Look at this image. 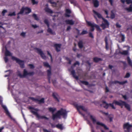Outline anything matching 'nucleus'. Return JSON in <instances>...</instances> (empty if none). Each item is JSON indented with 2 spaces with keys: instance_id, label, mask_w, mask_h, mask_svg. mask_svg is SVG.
Instances as JSON below:
<instances>
[{
  "instance_id": "obj_56",
  "label": "nucleus",
  "mask_w": 132,
  "mask_h": 132,
  "mask_svg": "<svg viewBox=\"0 0 132 132\" xmlns=\"http://www.w3.org/2000/svg\"><path fill=\"white\" fill-rule=\"evenodd\" d=\"M26 33L22 32L20 34V35L23 37H24L26 35Z\"/></svg>"
},
{
  "instance_id": "obj_47",
  "label": "nucleus",
  "mask_w": 132,
  "mask_h": 132,
  "mask_svg": "<svg viewBox=\"0 0 132 132\" xmlns=\"http://www.w3.org/2000/svg\"><path fill=\"white\" fill-rule=\"evenodd\" d=\"M47 55H49V56L50 57H51V61H52V56L51 55V54L50 53V52H49L48 51H47Z\"/></svg>"
},
{
  "instance_id": "obj_21",
  "label": "nucleus",
  "mask_w": 132,
  "mask_h": 132,
  "mask_svg": "<svg viewBox=\"0 0 132 132\" xmlns=\"http://www.w3.org/2000/svg\"><path fill=\"white\" fill-rule=\"evenodd\" d=\"M76 108H77L78 111L79 112L80 114H82L81 112L79 110V109H81L82 107V106L81 105H79L75 103L74 104Z\"/></svg>"
},
{
  "instance_id": "obj_1",
  "label": "nucleus",
  "mask_w": 132,
  "mask_h": 132,
  "mask_svg": "<svg viewBox=\"0 0 132 132\" xmlns=\"http://www.w3.org/2000/svg\"><path fill=\"white\" fill-rule=\"evenodd\" d=\"M67 114L66 110L62 108L60 110L58 111L56 113L52 114V119L54 120L57 118L60 119L61 116H62L63 118H65L67 117Z\"/></svg>"
},
{
  "instance_id": "obj_58",
  "label": "nucleus",
  "mask_w": 132,
  "mask_h": 132,
  "mask_svg": "<svg viewBox=\"0 0 132 132\" xmlns=\"http://www.w3.org/2000/svg\"><path fill=\"white\" fill-rule=\"evenodd\" d=\"M76 30L77 31V34H78V35H80V31H79V30L78 29H77V28H76Z\"/></svg>"
},
{
  "instance_id": "obj_54",
  "label": "nucleus",
  "mask_w": 132,
  "mask_h": 132,
  "mask_svg": "<svg viewBox=\"0 0 132 132\" xmlns=\"http://www.w3.org/2000/svg\"><path fill=\"white\" fill-rule=\"evenodd\" d=\"M89 36L92 38H94V36L92 33L90 32L89 33Z\"/></svg>"
},
{
  "instance_id": "obj_29",
  "label": "nucleus",
  "mask_w": 132,
  "mask_h": 132,
  "mask_svg": "<svg viewBox=\"0 0 132 132\" xmlns=\"http://www.w3.org/2000/svg\"><path fill=\"white\" fill-rule=\"evenodd\" d=\"M5 55L6 56H10L11 55V54L10 52L8 51L7 49L6 48V50L5 52Z\"/></svg>"
},
{
  "instance_id": "obj_19",
  "label": "nucleus",
  "mask_w": 132,
  "mask_h": 132,
  "mask_svg": "<svg viewBox=\"0 0 132 132\" xmlns=\"http://www.w3.org/2000/svg\"><path fill=\"white\" fill-rule=\"evenodd\" d=\"M47 78L48 82L49 83H50V79L51 78V69H50L49 70H47Z\"/></svg>"
},
{
  "instance_id": "obj_20",
  "label": "nucleus",
  "mask_w": 132,
  "mask_h": 132,
  "mask_svg": "<svg viewBox=\"0 0 132 132\" xmlns=\"http://www.w3.org/2000/svg\"><path fill=\"white\" fill-rule=\"evenodd\" d=\"M61 45L60 44H55L54 45V46L55 48V50L56 51L58 52L60 51V48Z\"/></svg>"
},
{
  "instance_id": "obj_25",
  "label": "nucleus",
  "mask_w": 132,
  "mask_h": 132,
  "mask_svg": "<svg viewBox=\"0 0 132 132\" xmlns=\"http://www.w3.org/2000/svg\"><path fill=\"white\" fill-rule=\"evenodd\" d=\"M65 22L67 24L73 25L74 24V22L72 20H66L65 21Z\"/></svg>"
},
{
  "instance_id": "obj_2",
  "label": "nucleus",
  "mask_w": 132,
  "mask_h": 132,
  "mask_svg": "<svg viewBox=\"0 0 132 132\" xmlns=\"http://www.w3.org/2000/svg\"><path fill=\"white\" fill-rule=\"evenodd\" d=\"M28 109L29 110H33L35 111L32 110H31L30 112L32 113L34 115H35L36 117L39 119H45L48 120V118L44 116H40L39 115L38 112V111H39V110L37 108H35L34 107L32 106H29L28 107Z\"/></svg>"
},
{
  "instance_id": "obj_31",
  "label": "nucleus",
  "mask_w": 132,
  "mask_h": 132,
  "mask_svg": "<svg viewBox=\"0 0 132 132\" xmlns=\"http://www.w3.org/2000/svg\"><path fill=\"white\" fill-rule=\"evenodd\" d=\"M105 48L107 50L108 48V38L106 36L105 38Z\"/></svg>"
},
{
  "instance_id": "obj_62",
  "label": "nucleus",
  "mask_w": 132,
  "mask_h": 132,
  "mask_svg": "<svg viewBox=\"0 0 132 132\" xmlns=\"http://www.w3.org/2000/svg\"><path fill=\"white\" fill-rule=\"evenodd\" d=\"M109 2H110L111 5V6L113 5V1L112 0H109Z\"/></svg>"
},
{
  "instance_id": "obj_23",
  "label": "nucleus",
  "mask_w": 132,
  "mask_h": 132,
  "mask_svg": "<svg viewBox=\"0 0 132 132\" xmlns=\"http://www.w3.org/2000/svg\"><path fill=\"white\" fill-rule=\"evenodd\" d=\"M94 7H97L99 5V2L97 0H92Z\"/></svg>"
},
{
  "instance_id": "obj_59",
  "label": "nucleus",
  "mask_w": 132,
  "mask_h": 132,
  "mask_svg": "<svg viewBox=\"0 0 132 132\" xmlns=\"http://www.w3.org/2000/svg\"><path fill=\"white\" fill-rule=\"evenodd\" d=\"M50 2L52 4H55L56 3L54 2H52V0H49Z\"/></svg>"
},
{
  "instance_id": "obj_18",
  "label": "nucleus",
  "mask_w": 132,
  "mask_h": 132,
  "mask_svg": "<svg viewBox=\"0 0 132 132\" xmlns=\"http://www.w3.org/2000/svg\"><path fill=\"white\" fill-rule=\"evenodd\" d=\"M86 22L88 25L90 26L92 28L90 29L91 31H93L94 30V27H95V23H92L90 21H87Z\"/></svg>"
},
{
  "instance_id": "obj_60",
  "label": "nucleus",
  "mask_w": 132,
  "mask_h": 132,
  "mask_svg": "<svg viewBox=\"0 0 132 132\" xmlns=\"http://www.w3.org/2000/svg\"><path fill=\"white\" fill-rule=\"evenodd\" d=\"M109 91V89L106 86L105 88V92L106 93L108 92Z\"/></svg>"
},
{
  "instance_id": "obj_49",
  "label": "nucleus",
  "mask_w": 132,
  "mask_h": 132,
  "mask_svg": "<svg viewBox=\"0 0 132 132\" xmlns=\"http://www.w3.org/2000/svg\"><path fill=\"white\" fill-rule=\"evenodd\" d=\"M7 12V10H3L2 12V14L3 16H4L5 15V13Z\"/></svg>"
},
{
  "instance_id": "obj_46",
  "label": "nucleus",
  "mask_w": 132,
  "mask_h": 132,
  "mask_svg": "<svg viewBox=\"0 0 132 132\" xmlns=\"http://www.w3.org/2000/svg\"><path fill=\"white\" fill-rule=\"evenodd\" d=\"M87 32L86 30H84L82 31V32L80 33V35H83L87 34Z\"/></svg>"
},
{
  "instance_id": "obj_3",
  "label": "nucleus",
  "mask_w": 132,
  "mask_h": 132,
  "mask_svg": "<svg viewBox=\"0 0 132 132\" xmlns=\"http://www.w3.org/2000/svg\"><path fill=\"white\" fill-rule=\"evenodd\" d=\"M77 65L78 66L80 65V63L78 61H76L73 65L71 66L70 69H69V71H70L71 74L73 77L76 79L78 80V77L76 75L75 71L73 70L74 67Z\"/></svg>"
},
{
  "instance_id": "obj_38",
  "label": "nucleus",
  "mask_w": 132,
  "mask_h": 132,
  "mask_svg": "<svg viewBox=\"0 0 132 132\" xmlns=\"http://www.w3.org/2000/svg\"><path fill=\"white\" fill-rule=\"evenodd\" d=\"M111 19H114L115 16V15L114 13L113 12V11H111Z\"/></svg>"
},
{
  "instance_id": "obj_61",
  "label": "nucleus",
  "mask_w": 132,
  "mask_h": 132,
  "mask_svg": "<svg viewBox=\"0 0 132 132\" xmlns=\"http://www.w3.org/2000/svg\"><path fill=\"white\" fill-rule=\"evenodd\" d=\"M108 118H109L110 122H111L112 121L113 118L109 116H108Z\"/></svg>"
},
{
  "instance_id": "obj_5",
  "label": "nucleus",
  "mask_w": 132,
  "mask_h": 132,
  "mask_svg": "<svg viewBox=\"0 0 132 132\" xmlns=\"http://www.w3.org/2000/svg\"><path fill=\"white\" fill-rule=\"evenodd\" d=\"M113 103H115L116 105H118L120 106H124L125 108L129 111H131L130 108V105L127 104L125 102L120 100L119 101H114Z\"/></svg>"
},
{
  "instance_id": "obj_17",
  "label": "nucleus",
  "mask_w": 132,
  "mask_h": 132,
  "mask_svg": "<svg viewBox=\"0 0 132 132\" xmlns=\"http://www.w3.org/2000/svg\"><path fill=\"white\" fill-rule=\"evenodd\" d=\"M127 82V81L126 80L122 82H120L117 80H115L113 81H111V84H116L117 83H118L120 85H123Z\"/></svg>"
},
{
  "instance_id": "obj_27",
  "label": "nucleus",
  "mask_w": 132,
  "mask_h": 132,
  "mask_svg": "<svg viewBox=\"0 0 132 132\" xmlns=\"http://www.w3.org/2000/svg\"><path fill=\"white\" fill-rule=\"evenodd\" d=\"M93 59L94 61L96 63H97L100 61H102V59L101 58H98L96 57H94Z\"/></svg>"
},
{
  "instance_id": "obj_35",
  "label": "nucleus",
  "mask_w": 132,
  "mask_h": 132,
  "mask_svg": "<svg viewBox=\"0 0 132 132\" xmlns=\"http://www.w3.org/2000/svg\"><path fill=\"white\" fill-rule=\"evenodd\" d=\"M45 67H46L49 68L50 69L51 68V66L49 65L48 63L47 62H44L43 63Z\"/></svg>"
},
{
  "instance_id": "obj_51",
  "label": "nucleus",
  "mask_w": 132,
  "mask_h": 132,
  "mask_svg": "<svg viewBox=\"0 0 132 132\" xmlns=\"http://www.w3.org/2000/svg\"><path fill=\"white\" fill-rule=\"evenodd\" d=\"M81 109L83 111L86 112H87V108H86L84 106H82V107L81 108Z\"/></svg>"
},
{
  "instance_id": "obj_6",
  "label": "nucleus",
  "mask_w": 132,
  "mask_h": 132,
  "mask_svg": "<svg viewBox=\"0 0 132 132\" xmlns=\"http://www.w3.org/2000/svg\"><path fill=\"white\" fill-rule=\"evenodd\" d=\"M34 74V72H28L26 69H24L23 70V75H22L20 72L18 73V75L20 78H23L27 75L31 76L33 75Z\"/></svg>"
},
{
  "instance_id": "obj_53",
  "label": "nucleus",
  "mask_w": 132,
  "mask_h": 132,
  "mask_svg": "<svg viewBox=\"0 0 132 132\" xmlns=\"http://www.w3.org/2000/svg\"><path fill=\"white\" fill-rule=\"evenodd\" d=\"M116 26L117 28H120L121 27V25L119 24L118 22L116 23Z\"/></svg>"
},
{
  "instance_id": "obj_4",
  "label": "nucleus",
  "mask_w": 132,
  "mask_h": 132,
  "mask_svg": "<svg viewBox=\"0 0 132 132\" xmlns=\"http://www.w3.org/2000/svg\"><path fill=\"white\" fill-rule=\"evenodd\" d=\"M88 115L89 116L90 119L92 120L93 123H96L97 125L103 127L106 130H108L109 129V128L104 124L99 121H97L96 119V118L95 116L90 114L89 113L88 114Z\"/></svg>"
},
{
  "instance_id": "obj_16",
  "label": "nucleus",
  "mask_w": 132,
  "mask_h": 132,
  "mask_svg": "<svg viewBox=\"0 0 132 132\" xmlns=\"http://www.w3.org/2000/svg\"><path fill=\"white\" fill-rule=\"evenodd\" d=\"M114 101H117L116 100H114L112 103H106V104L104 106V108H106V109H107L108 108L109 105H110L111 107H112V109H116V108L113 105L114 104H115V103H113V102Z\"/></svg>"
},
{
  "instance_id": "obj_44",
  "label": "nucleus",
  "mask_w": 132,
  "mask_h": 132,
  "mask_svg": "<svg viewBox=\"0 0 132 132\" xmlns=\"http://www.w3.org/2000/svg\"><path fill=\"white\" fill-rule=\"evenodd\" d=\"M66 59L67 60L68 62V63L69 64H71V60L68 57H66Z\"/></svg>"
},
{
  "instance_id": "obj_13",
  "label": "nucleus",
  "mask_w": 132,
  "mask_h": 132,
  "mask_svg": "<svg viewBox=\"0 0 132 132\" xmlns=\"http://www.w3.org/2000/svg\"><path fill=\"white\" fill-rule=\"evenodd\" d=\"M132 127V125H129L128 122L125 123L123 125V128L124 129H127V130H125V132H129L130 130V129Z\"/></svg>"
},
{
  "instance_id": "obj_64",
  "label": "nucleus",
  "mask_w": 132,
  "mask_h": 132,
  "mask_svg": "<svg viewBox=\"0 0 132 132\" xmlns=\"http://www.w3.org/2000/svg\"><path fill=\"white\" fill-rule=\"evenodd\" d=\"M32 26L34 28H36L38 27V26L36 25H32Z\"/></svg>"
},
{
  "instance_id": "obj_8",
  "label": "nucleus",
  "mask_w": 132,
  "mask_h": 132,
  "mask_svg": "<svg viewBox=\"0 0 132 132\" xmlns=\"http://www.w3.org/2000/svg\"><path fill=\"white\" fill-rule=\"evenodd\" d=\"M44 23L47 25L48 29L47 31L51 34L55 35V32H53L52 30L50 28V24L47 19H45L44 20Z\"/></svg>"
},
{
  "instance_id": "obj_11",
  "label": "nucleus",
  "mask_w": 132,
  "mask_h": 132,
  "mask_svg": "<svg viewBox=\"0 0 132 132\" xmlns=\"http://www.w3.org/2000/svg\"><path fill=\"white\" fill-rule=\"evenodd\" d=\"M0 104L1 105L2 107L5 111V112L6 114L10 118H11V116L9 112L6 107L5 105L3 104L2 103V101L0 99Z\"/></svg>"
},
{
  "instance_id": "obj_57",
  "label": "nucleus",
  "mask_w": 132,
  "mask_h": 132,
  "mask_svg": "<svg viewBox=\"0 0 132 132\" xmlns=\"http://www.w3.org/2000/svg\"><path fill=\"white\" fill-rule=\"evenodd\" d=\"M4 60L5 63H7L8 61V59L7 57H4Z\"/></svg>"
},
{
  "instance_id": "obj_15",
  "label": "nucleus",
  "mask_w": 132,
  "mask_h": 132,
  "mask_svg": "<svg viewBox=\"0 0 132 132\" xmlns=\"http://www.w3.org/2000/svg\"><path fill=\"white\" fill-rule=\"evenodd\" d=\"M52 96L56 101L59 102V96L57 93L55 92H53L52 94Z\"/></svg>"
},
{
  "instance_id": "obj_28",
  "label": "nucleus",
  "mask_w": 132,
  "mask_h": 132,
  "mask_svg": "<svg viewBox=\"0 0 132 132\" xmlns=\"http://www.w3.org/2000/svg\"><path fill=\"white\" fill-rule=\"evenodd\" d=\"M78 46L79 48H82L83 47L82 41L81 40H80L78 43Z\"/></svg>"
},
{
  "instance_id": "obj_30",
  "label": "nucleus",
  "mask_w": 132,
  "mask_h": 132,
  "mask_svg": "<svg viewBox=\"0 0 132 132\" xmlns=\"http://www.w3.org/2000/svg\"><path fill=\"white\" fill-rule=\"evenodd\" d=\"M49 111L53 113L56 110V109L55 108L50 107L48 108Z\"/></svg>"
},
{
  "instance_id": "obj_52",
  "label": "nucleus",
  "mask_w": 132,
  "mask_h": 132,
  "mask_svg": "<svg viewBox=\"0 0 132 132\" xmlns=\"http://www.w3.org/2000/svg\"><path fill=\"white\" fill-rule=\"evenodd\" d=\"M28 66L30 67V68L33 69L35 67L32 64H30L28 65Z\"/></svg>"
},
{
  "instance_id": "obj_37",
  "label": "nucleus",
  "mask_w": 132,
  "mask_h": 132,
  "mask_svg": "<svg viewBox=\"0 0 132 132\" xmlns=\"http://www.w3.org/2000/svg\"><path fill=\"white\" fill-rule=\"evenodd\" d=\"M89 125L90 127L91 132H95L94 129V128L92 124L90 123H89Z\"/></svg>"
},
{
  "instance_id": "obj_48",
  "label": "nucleus",
  "mask_w": 132,
  "mask_h": 132,
  "mask_svg": "<svg viewBox=\"0 0 132 132\" xmlns=\"http://www.w3.org/2000/svg\"><path fill=\"white\" fill-rule=\"evenodd\" d=\"M126 2L127 4H129L130 3L132 4V0H126Z\"/></svg>"
},
{
  "instance_id": "obj_26",
  "label": "nucleus",
  "mask_w": 132,
  "mask_h": 132,
  "mask_svg": "<svg viewBox=\"0 0 132 132\" xmlns=\"http://www.w3.org/2000/svg\"><path fill=\"white\" fill-rule=\"evenodd\" d=\"M44 10L46 12L48 13L52 14L53 13V11L48 7H46Z\"/></svg>"
},
{
  "instance_id": "obj_10",
  "label": "nucleus",
  "mask_w": 132,
  "mask_h": 132,
  "mask_svg": "<svg viewBox=\"0 0 132 132\" xmlns=\"http://www.w3.org/2000/svg\"><path fill=\"white\" fill-rule=\"evenodd\" d=\"M103 20L104 23H102L101 26L102 27L103 29L104 30L106 28H108L110 24L108 20L105 18H103Z\"/></svg>"
},
{
  "instance_id": "obj_36",
  "label": "nucleus",
  "mask_w": 132,
  "mask_h": 132,
  "mask_svg": "<svg viewBox=\"0 0 132 132\" xmlns=\"http://www.w3.org/2000/svg\"><path fill=\"white\" fill-rule=\"evenodd\" d=\"M120 53L122 55H127L128 54V52L127 50L123 51L122 52H120Z\"/></svg>"
},
{
  "instance_id": "obj_14",
  "label": "nucleus",
  "mask_w": 132,
  "mask_h": 132,
  "mask_svg": "<svg viewBox=\"0 0 132 132\" xmlns=\"http://www.w3.org/2000/svg\"><path fill=\"white\" fill-rule=\"evenodd\" d=\"M36 49L37 51V53L40 55L42 58L43 59H46V57L44 54L41 50L38 48H36Z\"/></svg>"
},
{
  "instance_id": "obj_24",
  "label": "nucleus",
  "mask_w": 132,
  "mask_h": 132,
  "mask_svg": "<svg viewBox=\"0 0 132 132\" xmlns=\"http://www.w3.org/2000/svg\"><path fill=\"white\" fill-rule=\"evenodd\" d=\"M66 13L65 16L66 17H70V14L71 13V11L69 9H67L65 11Z\"/></svg>"
},
{
  "instance_id": "obj_40",
  "label": "nucleus",
  "mask_w": 132,
  "mask_h": 132,
  "mask_svg": "<svg viewBox=\"0 0 132 132\" xmlns=\"http://www.w3.org/2000/svg\"><path fill=\"white\" fill-rule=\"evenodd\" d=\"M80 82L82 84L85 85L87 86L89 85V83L87 81H80Z\"/></svg>"
},
{
  "instance_id": "obj_42",
  "label": "nucleus",
  "mask_w": 132,
  "mask_h": 132,
  "mask_svg": "<svg viewBox=\"0 0 132 132\" xmlns=\"http://www.w3.org/2000/svg\"><path fill=\"white\" fill-rule=\"evenodd\" d=\"M31 3L33 5L35 4H38V2L36 1L35 0H31Z\"/></svg>"
},
{
  "instance_id": "obj_12",
  "label": "nucleus",
  "mask_w": 132,
  "mask_h": 132,
  "mask_svg": "<svg viewBox=\"0 0 132 132\" xmlns=\"http://www.w3.org/2000/svg\"><path fill=\"white\" fill-rule=\"evenodd\" d=\"M29 98L33 101H35L36 102H38V103L39 104H40L42 103H43L45 102V99L43 98H42L40 100H39L37 98H35L34 97H30Z\"/></svg>"
},
{
  "instance_id": "obj_45",
  "label": "nucleus",
  "mask_w": 132,
  "mask_h": 132,
  "mask_svg": "<svg viewBox=\"0 0 132 132\" xmlns=\"http://www.w3.org/2000/svg\"><path fill=\"white\" fill-rule=\"evenodd\" d=\"M130 76V74L129 73H127L124 77V78H128Z\"/></svg>"
},
{
  "instance_id": "obj_9",
  "label": "nucleus",
  "mask_w": 132,
  "mask_h": 132,
  "mask_svg": "<svg viewBox=\"0 0 132 132\" xmlns=\"http://www.w3.org/2000/svg\"><path fill=\"white\" fill-rule=\"evenodd\" d=\"M25 11V14H27L30 13L31 12V10L30 8L28 7H22L20 10L19 12L20 14H23L24 12Z\"/></svg>"
},
{
  "instance_id": "obj_63",
  "label": "nucleus",
  "mask_w": 132,
  "mask_h": 132,
  "mask_svg": "<svg viewBox=\"0 0 132 132\" xmlns=\"http://www.w3.org/2000/svg\"><path fill=\"white\" fill-rule=\"evenodd\" d=\"M71 27L70 26H68L66 30L68 31L71 29Z\"/></svg>"
},
{
  "instance_id": "obj_39",
  "label": "nucleus",
  "mask_w": 132,
  "mask_h": 132,
  "mask_svg": "<svg viewBox=\"0 0 132 132\" xmlns=\"http://www.w3.org/2000/svg\"><path fill=\"white\" fill-rule=\"evenodd\" d=\"M32 17L34 18L35 20H38L39 19L36 15L35 14H34L32 15Z\"/></svg>"
},
{
  "instance_id": "obj_50",
  "label": "nucleus",
  "mask_w": 132,
  "mask_h": 132,
  "mask_svg": "<svg viewBox=\"0 0 132 132\" xmlns=\"http://www.w3.org/2000/svg\"><path fill=\"white\" fill-rule=\"evenodd\" d=\"M15 12H13L12 13H9V14L8 15L9 16H15Z\"/></svg>"
},
{
  "instance_id": "obj_43",
  "label": "nucleus",
  "mask_w": 132,
  "mask_h": 132,
  "mask_svg": "<svg viewBox=\"0 0 132 132\" xmlns=\"http://www.w3.org/2000/svg\"><path fill=\"white\" fill-rule=\"evenodd\" d=\"M121 40L122 42H123L124 41L125 38V37L124 35L121 34Z\"/></svg>"
},
{
  "instance_id": "obj_7",
  "label": "nucleus",
  "mask_w": 132,
  "mask_h": 132,
  "mask_svg": "<svg viewBox=\"0 0 132 132\" xmlns=\"http://www.w3.org/2000/svg\"><path fill=\"white\" fill-rule=\"evenodd\" d=\"M12 59L13 60H15L16 63H18L20 65V67L21 68H23L24 67V61L21 60L16 57L12 56Z\"/></svg>"
},
{
  "instance_id": "obj_41",
  "label": "nucleus",
  "mask_w": 132,
  "mask_h": 132,
  "mask_svg": "<svg viewBox=\"0 0 132 132\" xmlns=\"http://www.w3.org/2000/svg\"><path fill=\"white\" fill-rule=\"evenodd\" d=\"M95 27L96 28L97 30L101 31V30L100 27L98 25H96L95 24Z\"/></svg>"
},
{
  "instance_id": "obj_33",
  "label": "nucleus",
  "mask_w": 132,
  "mask_h": 132,
  "mask_svg": "<svg viewBox=\"0 0 132 132\" xmlns=\"http://www.w3.org/2000/svg\"><path fill=\"white\" fill-rule=\"evenodd\" d=\"M55 127L61 130H62L63 129V127L62 124L58 123L57 125H56Z\"/></svg>"
},
{
  "instance_id": "obj_32",
  "label": "nucleus",
  "mask_w": 132,
  "mask_h": 132,
  "mask_svg": "<svg viewBox=\"0 0 132 132\" xmlns=\"http://www.w3.org/2000/svg\"><path fill=\"white\" fill-rule=\"evenodd\" d=\"M127 61L129 65L132 67V62L129 56L127 57Z\"/></svg>"
},
{
  "instance_id": "obj_34",
  "label": "nucleus",
  "mask_w": 132,
  "mask_h": 132,
  "mask_svg": "<svg viewBox=\"0 0 132 132\" xmlns=\"http://www.w3.org/2000/svg\"><path fill=\"white\" fill-rule=\"evenodd\" d=\"M126 10H127L128 12H132V6L131 5H130L128 8L126 7L125 8Z\"/></svg>"
},
{
  "instance_id": "obj_22",
  "label": "nucleus",
  "mask_w": 132,
  "mask_h": 132,
  "mask_svg": "<svg viewBox=\"0 0 132 132\" xmlns=\"http://www.w3.org/2000/svg\"><path fill=\"white\" fill-rule=\"evenodd\" d=\"M93 12L97 16V17L99 19H102L103 20V18H104L100 14L98 13L94 10H93Z\"/></svg>"
},
{
  "instance_id": "obj_55",
  "label": "nucleus",
  "mask_w": 132,
  "mask_h": 132,
  "mask_svg": "<svg viewBox=\"0 0 132 132\" xmlns=\"http://www.w3.org/2000/svg\"><path fill=\"white\" fill-rule=\"evenodd\" d=\"M103 11L104 12L105 14L107 15H108V10H103Z\"/></svg>"
}]
</instances>
